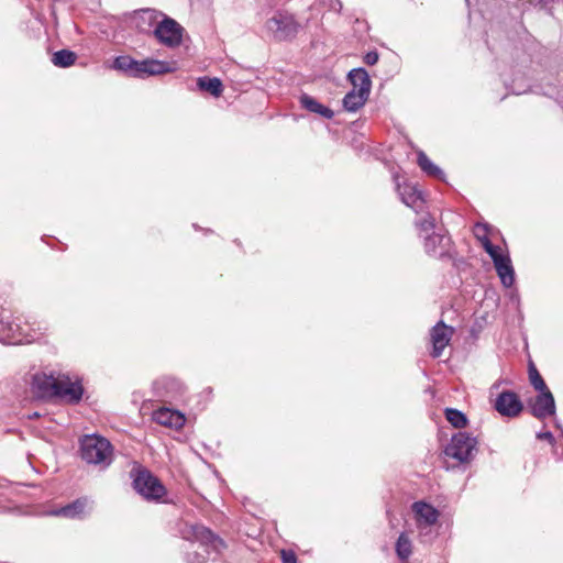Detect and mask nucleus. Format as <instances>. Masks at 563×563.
Masks as SVG:
<instances>
[{"label": "nucleus", "instance_id": "14", "mask_svg": "<svg viewBox=\"0 0 563 563\" xmlns=\"http://www.w3.org/2000/svg\"><path fill=\"white\" fill-rule=\"evenodd\" d=\"M164 14V12L156 9L145 8L135 11L132 21L140 33L153 34V29Z\"/></svg>", "mask_w": 563, "mask_h": 563}, {"label": "nucleus", "instance_id": "10", "mask_svg": "<svg viewBox=\"0 0 563 563\" xmlns=\"http://www.w3.org/2000/svg\"><path fill=\"white\" fill-rule=\"evenodd\" d=\"M84 395V387L79 379L71 380L68 375L58 374L56 383V398L65 400L67 404L77 405Z\"/></svg>", "mask_w": 563, "mask_h": 563}, {"label": "nucleus", "instance_id": "18", "mask_svg": "<svg viewBox=\"0 0 563 563\" xmlns=\"http://www.w3.org/2000/svg\"><path fill=\"white\" fill-rule=\"evenodd\" d=\"M450 236L441 233L432 232L424 236V249L426 252L433 256H443L448 253L450 247Z\"/></svg>", "mask_w": 563, "mask_h": 563}, {"label": "nucleus", "instance_id": "9", "mask_svg": "<svg viewBox=\"0 0 563 563\" xmlns=\"http://www.w3.org/2000/svg\"><path fill=\"white\" fill-rule=\"evenodd\" d=\"M527 408L531 416L544 420L555 415V400L550 389L538 391L536 397L527 401Z\"/></svg>", "mask_w": 563, "mask_h": 563}, {"label": "nucleus", "instance_id": "38", "mask_svg": "<svg viewBox=\"0 0 563 563\" xmlns=\"http://www.w3.org/2000/svg\"><path fill=\"white\" fill-rule=\"evenodd\" d=\"M20 330V325L19 324H9V334L8 336H10L12 340L16 341V342H21L22 339L19 338V335L15 334V332Z\"/></svg>", "mask_w": 563, "mask_h": 563}, {"label": "nucleus", "instance_id": "24", "mask_svg": "<svg viewBox=\"0 0 563 563\" xmlns=\"http://www.w3.org/2000/svg\"><path fill=\"white\" fill-rule=\"evenodd\" d=\"M395 550L398 559L406 563L412 554V542L406 532H401L396 541Z\"/></svg>", "mask_w": 563, "mask_h": 563}, {"label": "nucleus", "instance_id": "22", "mask_svg": "<svg viewBox=\"0 0 563 563\" xmlns=\"http://www.w3.org/2000/svg\"><path fill=\"white\" fill-rule=\"evenodd\" d=\"M347 78L353 86V89L364 92H371L372 81L368 73L364 68L352 69Z\"/></svg>", "mask_w": 563, "mask_h": 563}, {"label": "nucleus", "instance_id": "36", "mask_svg": "<svg viewBox=\"0 0 563 563\" xmlns=\"http://www.w3.org/2000/svg\"><path fill=\"white\" fill-rule=\"evenodd\" d=\"M489 256L492 257L494 264L496 263V260H501L505 255L501 254L500 247L497 245L492 246V251H486Z\"/></svg>", "mask_w": 563, "mask_h": 563}, {"label": "nucleus", "instance_id": "21", "mask_svg": "<svg viewBox=\"0 0 563 563\" xmlns=\"http://www.w3.org/2000/svg\"><path fill=\"white\" fill-rule=\"evenodd\" d=\"M494 266L501 284L505 287H511L515 283V271L509 256L505 255L501 260H496Z\"/></svg>", "mask_w": 563, "mask_h": 563}, {"label": "nucleus", "instance_id": "32", "mask_svg": "<svg viewBox=\"0 0 563 563\" xmlns=\"http://www.w3.org/2000/svg\"><path fill=\"white\" fill-rule=\"evenodd\" d=\"M197 86L200 90L211 93V77L203 76L197 80Z\"/></svg>", "mask_w": 563, "mask_h": 563}, {"label": "nucleus", "instance_id": "8", "mask_svg": "<svg viewBox=\"0 0 563 563\" xmlns=\"http://www.w3.org/2000/svg\"><path fill=\"white\" fill-rule=\"evenodd\" d=\"M494 409L506 418H517L525 410V404L514 390H503L494 400Z\"/></svg>", "mask_w": 563, "mask_h": 563}, {"label": "nucleus", "instance_id": "19", "mask_svg": "<svg viewBox=\"0 0 563 563\" xmlns=\"http://www.w3.org/2000/svg\"><path fill=\"white\" fill-rule=\"evenodd\" d=\"M397 191L401 201L410 208H419L423 203L421 192L410 184H397Z\"/></svg>", "mask_w": 563, "mask_h": 563}, {"label": "nucleus", "instance_id": "6", "mask_svg": "<svg viewBox=\"0 0 563 563\" xmlns=\"http://www.w3.org/2000/svg\"><path fill=\"white\" fill-rule=\"evenodd\" d=\"M133 487L147 500H159L166 494L161 481L147 470H140L136 473Z\"/></svg>", "mask_w": 563, "mask_h": 563}, {"label": "nucleus", "instance_id": "13", "mask_svg": "<svg viewBox=\"0 0 563 563\" xmlns=\"http://www.w3.org/2000/svg\"><path fill=\"white\" fill-rule=\"evenodd\" d=\"M453 335V328L446 325L443 321H439L430 331V342L432 351L430 355L433 358L441 356L443 350L450 343Z\"/></svg>", "mask_w": 563, "mask_h": 563}, {"label": "nucleus", "instance_id": "40", "mask_svg": "<svg viewBox=\"0 0 563 563\" xmlns=\"http://www.w3.org/2000/svg\"><path fill=\"white\" fill-rule=\"evenodd\" d=\"M483 249L485 251H492V246H494V244L492 243L490 239L489 240H485L483 243H481Z\"/></svg>", "mask_w": 563, "mask_h": 563}, {"label": "nucleus", "instance_id": "27", "mask_svg": "<svg viewBox=\"0 0 563 563\" xmlns=\"http://www.w3.org/2000/svg\"><path fill=\"white\" fill-rule=\"evenodd\" d=\"M444 417L448 420V422L456 429L466 428L468 424L467 417L462 411L455 408H445Z\"/></svg>", "mask_w": 563, "mask_h": 563}, {"label": "nucleus", "instance_id": "20", "mask_svg": "<svg viewBox=\"0 0 563 563\" xmlns=\"http://www.w3.org/2000/svg\"><path fill=\"white\" fill-rule=\"evenodd\" d=\"M299 104L302 109L319 114L325 119H332L334 115V112L330 108L321 104L313 97L307 93H302L299 97Z\"/></svg>", "mask_w": 563, "mask_h": 563}, {"label": "nucleus", "instance_id": "35", "mask_svg": "<svg viewBox=\"0 0 563 563\" xmlns=\"http://www.w3.org/2000/svg\"><path fill=\"white\" fill-rule=\"evenodd\" d=\"M213 525L225 526L227 517L223 512L213 509Z\"/></svg>", "mask_w": 563, "mask_h": 563}, {"label": "nucleus", "instance_id": "2", "mask_svg": "<svg viewBox=\"0 0 563 563\" xmlns=\"http://www.w3.org/2000/svg\"><path fill=\"white\" fill-rule=\"evenodd\" d=\"M112 445L109 440L97 434H86L80 439V456L88 463L107 468L112 463Z\"/></svg>", "mask_w": 563, "mask_h": 563}, {"label": "nucleus", "instance_id": "1", "mask_svg": "<svg viewBox=\"0 0 563 563\" xmlns=\"http://www.w3.org/2000/svg\"><path fill=\"white\" fill-rule=\"evenodd\" d=\"M113 68L135 78L162 75L172 71L167 62L157 59L136 60L128 55L118 56Z\"/></svg>", "mask_w": 563, "mask_h": 563}, {"label": "nucleus", "instance_id": "39", "mask_svg": "<svg viewBox=\"0 0 563 563\" xmlns=\"http://www.w3.org/2000/svg\"><path fill=\"white\" fill-rule=\"evenodd\" d=\"M537 438L539 440H547L550 443H552L554 441V437H553L552 432H550V431L540 432L537 434Z\"/></svg>", "mask_w": 563, "mask_h": 563}, {"label": "nucleus", "instance_id": "12", "mask_svg": "<svg viewBox=\"0 0 563 563\" xmlns=\"http://www.w3.org/2000/svg\"><path fill=\"white\" fill-rule=\"evenodd\" d=\"M92 505L93 501L85 496L52 510L51 515L67 519H84L92 510Z\"/></svg>", "mask_w": 563, "mask_h": 563}, {"label": "nucleus", "instance_id": "37", "mask_svg": "<svg viewBox=\"0 0 563 563\" xmlns=\"http://www.w3.org/2000/svg\"><path fill=\"white\" fill-rule=\"evenodd\" d=\"M223 91V85L219 78L213 77V98L220 97Z\"/></svg>", "mask_w": 563, "mask_h": 563}, {"label": "nucleus", "instance_id": "23", "mask_svg": "<svg viewBox=\"0 0 563 563\" xmlns=\"http://www.w3.org/2000/svg\"><path fill=\"white\" fill-rule=\"evenodd\" d=\"M368 96V92L352 89L343 98V107L347 111H356L364 106Z\"/></svg>", "mask_w": 563, "mask_h": 563}, {"label": "nucleus", "instance_id": "5", "mask_svg": "<svg viewBox=\"0 0 563 563\" xmlns=\"http://www.w3.org/2000/svg\"><path fill=\"white\" fill-rule=\"evenodd\" d=\"M184 539L198 542L203 553L197 551L188 556V563H207L209 554V542H211V530L199 523H185L180 529Z\"/></svg>", "mask_w": 563, "mask_h": 563}, {"label": "nucleus", "instance_id": "15", "mask_svg": "<svg viewBox=\"0 0 563 563\" xmlns=\"http://www.w3.org/2000/svg\"><path fill=\"white\" fill-rule=\"evenodd\" d=\"M154 390L157 397L172 401L183 395L184 386L176 378L164 377L154 383Z\"/></svg>", "mask_w": 563, "mask_h": 563}, {"label": "nucleus", "instance_id": "31", "mask_svg": "<svg viewBox=\"0 0 563 563\" xmlns=\"http://www.w3.org/2000/svg\"><path fill=\"white\" fill-rule=\"evenodd\" d=\"M474 234L481 243H483L485 240H489L488 227L486 224H476L474 228Z\"/></svg>", "mask_w": 563, "mask_h": 563}, {"label": "nucleus", "instance_id": "28", "mask_svg": "<svg viewBox=\"0 0 563 563\" xmlns=\"http://www.w3.org/2000/svg\"><path fill=\"white\" fill-rule=\"evenodd\" d=\"M528 377L530 385L537 390V391H543L549 389L544 379L542 378L541 374L539 373L536 364L530 361L528 364Z\"/></svg>", "mask_w": 563, "mask_h": 563}, {"label": "nucleus", "instance_id": "25", "mask_svg": "<svg viewBox=\"0 0 563 563\" xmlns=\"http://www.w3.org/2000/svg\"><path fill=\"white\" fill-rule=\"evenodd\" d=\"M417 164L421 170L430 177L441 178L443 175L442 170L437 165H434L422 151L418 152L417 154Z\"/></svg>", "mask_w": 563, "mask_h": 563}, {"label": "nucleus", "instance_id": "26", "mask_svg": "<svg viewBox=\"0 0 563 563\" xmlns=\"http://www.w3.org/2000/svg\"><path fill=\"white\" fill-rule=\"evenodd\" d=\"M77 59V55L75 52L69 49H60L53 54L52 63L56 67L67 68L75 64Z\"/></svg>", "mask_w": 563, "mask_h": 563}, {"label": "nucleus", "instance_id": "16", "mask_svg": "<svg viewBox=\"0 0 563 563\" xmlns=\"http://www.w3.org/2000/svg\"><path fill=\"white\" fill-rule=\"evenodd\" d=\"M57 376L37 373L32 379V390L41 398H53L56 391Z\"/></svg>", "mask_w": 563, "mask_h": 563}, {"label": "nucleus", "instance_id": "4", "mask_svg": "<svg viewBox=\"0 0 563 563\" xmlns=\"http://www.w3.org/2000/svg\"><path fill=\"white\" fill-rule=\"evenodd\" d=\"M153 36L161 45L167 48H177L184 44L188 33L175 19L164 14L153 29Z\"/></svg>", "mask_w": 563, "mask_h": 563}, {"label": "nucleus", "instance_id": "7", "mask_svg": "<svg viewBox=\"0 0 563 563\" xmlns=\"http://www.w3.org/2000/svg\"><path fill=\"white\" fill-rule=\"evenodd\" d=\"M266 27L277 41H286L296 36L299 24L294 15L287 12H276L267 20Z\"/></svg>", "mask_w": 563, "mask_h": 563}, {"label": "nucleus", "instance_id": "30", "mask_svg": "<svg viewBox=\"0 0 563 563\" xmlns=\"http://www.w3.org/2000/svg\"><path fill=\"white\" fill-rule=\"evenodd\" d=\"M229 549L230 544L225 540L213 533V552H217L219 555L224 556L225 551H229Z\"/></svg>", "mask_w": 563, "mask_h": 563}, {"label": "nucleus", "instance_id": "17", "mask_svg": "<svg viewBox=\"0 0 563 563\" xmlns=\"http://www.w3.org/2000/svg\"><path fill=\"white\" fill-rule=\"evenodd\" d=\"M153 420L164 427L180 429L185 424V416L178 411L169 408H159L153 412Z\"/></svg>", "mask_w": 563, "mask_h": 563}, {"label": "nucleus", "instance_id": "34", "mask_svg": "<svg viewBox=\"0 0 563 563\" xmlns=\"http://www.w3.org/2000/svg\"><path fill=\"white\" fill-rule=\"evenodd\" d=\"M378 59H379V55L376 51L368 52L363 57V62L368 66L375 65L378 62Z\"/></svg>", "mask_w": 563, "mask_h": 563}, {"label": "nucleus", "instance_id": "3", "mask_svg": "<svg viewBox=\"0 0 563 563\" xmlns=\"http://www.w3.org/2000/svg\"><path fill=\"white\" fill-rule=\"evenodd\" d=\"M443 452L460 464H468L478 452V439L466 431H459L452 435Z\"/></svg>", "mask_w": 563, "mask_h": 563}, {"label": "nucleus", "instance_id": "29", "mask_svg": "<svg viewBox=\"0 0 563 563\" xmlns=\"http://www.w3.org/2000/svg\"><path fill=\"white\" fill-rule=\"evenodd\" d=\"M416 227L419 229L420 233H424L426 235L431 234L434 232L435 219L430 213H424L416 222Z\"/></svg>", "mask_w": 563, "mask_h": 563}, {"label": "nucleus", "instance_id": "11", "mask_svg": "<svg viewBox=\"0 0 563 563\" xmlns=\"http://www.w3.org/2000/svg\"><path fill=\"white\" fill-rule=\"evenodd\" d=\"M411 511L420 534L427 533V529L437 525L441 516L440 511L435 507L423 500L415 501L411 505Z\"/></svg>", "mask_w": 563, "mask_h": 563}, {"label": "nucleus", "instance_id": "33", "mask_svg": "<svg viewBox=\"0 0 563 563\" xmlns=\"http://www.w3.org/2000/svg\"><path fill=\"white\" fill-rule=\"evenodd\" d=\"M280 558L283 563H297L296 553L291 550H283Z\"/></svg>", "mask_w": 563, "mask_h": 563}]
</instances>
